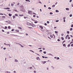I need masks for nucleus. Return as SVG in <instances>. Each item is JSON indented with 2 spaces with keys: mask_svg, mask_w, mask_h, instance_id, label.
I'll return each instance as SVG.
<instances>
[{
  "mask_svg": "<svg viewBox=\"0 0 73 73\" xmlns=\"http://www.w3.org/2000/svg\"><path fill=\"white\" fill-rule=\"evenodd\" d=\"M57 41H60V40L59 39H58L57 40Z\"/></svg>",
  "mask_w": 73,
  "mask_h": 73,
  "instance_id": "43",
  "label": "nucleus"
},
{
  "mask_svg": "<svg viewBox=\"0 0 73 73\" xmlns=\"http://www.w3.org/2000/svg\"><path fill=\"white\" fill-rule=\"evenodd\" d=\"M8 28H9V29H10V28H11V27H10V26H9L8 27Z\"/></svg>",
  "mask_w": 73,
  "mask_h": 73,
  "instance_id": "37",
  "label": "nucleus"
},
{
  "mask_svg": "<svg viewBox=\"0 0 73 73\" xmlns=\"http://www.w3.org/2000/svg\"><path fill=\"white\" fill-rule=\"evenodd\" d=\"M42 63H43V64H44V61H42Z\"/></svg>",
  "mask_w": 73,
  "mask_h": 73,
  "instance_id": "49",
  "label": "nucleus"
},
{
  "mask_svg": "<svg viewBox=\"0 0 73 73\" xmlns=\"http://www.w3.org/2000/svg\"><path fill=\"white\" fill-rule=\"evenodd\" d=\"M55 7V5H54L52 6V7Z\"/></svg>",
  "mask_w": 73,
  "mask_h": 73,
  "instance_id": "28",
  "label": "nucleus"
},
{
  "mask_svg": "<svg viewBox=\"0 0 73 73\" xmlns=\"http://www.w3.org/2000/svg\"><path fill=\"white\" fill-rule=\"evenodd\" d=\"M63 20H64H64H65V17H64L63 18Z\"/></svg>",
  "mask_w": 73,
  "mask_h": 73,
  "instance_id": "55",
  "label": "nucleus"
},
{
  "mask_svg": "<svg viewBox=\"0 0 73 73\" xmlns=\"http://www.w3.org/2000/svg\"><path fill=\"white\" fill-rule=\"evenodd\" d=\"M39 28H40L42 29H43V27L41 26H40L39 27Z\"/></svg>",
  "mask_w": 73,
  "mask_h": 73,
  "instance_id": "8",
  "label": "nucleus"
},
{
  "mask_svg": "<svg viewBox=\"0 0 73 73\" xmlns=\"http://www.w3.org/2000/svg\"><path fill=\"white\" fill-rule=\"evenodd\" d=\"M33 17H36V15H33Z\"/></svg>",
  "mask_w": 73,
  "mask_h": 73,
  "instance_id": "45",
  "label": "nucleus"
},
{
  "mask_svg": "<svg viewBox=\"0 0 73 73\" xmlns=\"http://www.w3.org/2000/svg\"><path fill=\"white\" fill-rule=\"evenodd\" d=\"M25 35H26V36H28V34H27V33H26L25 34Z\"/></svg>",
  "mask_w": 73,
  "mask_h": 73,
  "instance_id": "38",
  "label": "nucleus"
},
{
  "mask_svg": "<svg viewBox=\"0 0 73 73\" xmlns=\"http://www.w3.org/2000/svg\"><path fill=\"white\" fill-rule=\"evenodd\" d=\"M7 23H8L9 24H11V23L12 22H11V21H7Z\"/></svg>",
  "mask_w": 73,
  "mask_h": 73,
  "instance_id": "7",
  "label": "nucleus"
},
{
  "mask_svg": "<svg viewBox=\"0 0 73 73\" xmlns=\"http://www.w3.org/2000/svg\"><path fill=\"white\" fill-rule=\"evenodd\" d=\"M51 34V33H50V32H48V33H47V34L48 35H50Z\"/></svg>",
  "mask_w": 73,
  "mask_h": 73,
  "instance_id": "9",
  "label": "nucleus"
},
{
  "mask_svg": "<svg viewBox=\"0 0 73 73\" xmlns=\"http://www.w3.org/2000/svg\"><path fill=\"white\" fill-rule=\"evenodd\" d=\"M15 16H18V15L17 14H16L15 15Z\"/></svg>",
  "mask_w": 73,
  "mask_h": 73,
  "instance_id": "30",
  "label": "nucleus"
},
{
  "mask_svg": "<svg viewBox=\"0 0 73 73\" xmlns=\"http://www.w3.org/2000/svg\"><path fill=\"white\" fill-rule=\"evenodd\" d=\"M29 51H30V52H33V53H34V51H32V50H29Z\"/></svg>",
  "mask_w": 73,
  "mask_h": 73,
  "instance_id": "20",
  "label": "nucleus"
},
{
  "mask_svg": "<svg viewBox=\"0 0 73 73\" xmlns=\"http://www.w3.org/2000/svg\"><path fill=\"white\" fill-rule=\"evenodd\" d=\"M42 57L43 58H45V56H42Z\"/></svg>",
  "mask_w": 73,
  "mask_h": 73,
  "instance_id": "62",
  "label": "nucleus"
},
{
  "mask_svg": "<svg viewBox=\"0 0 73 73\" xmlns=\"http://www.w3.org/2000/svg\"><path fill=\"white\" fill-rule=\"evenodd\" d=\"M44 64H45V63H46V61H44Z\"/></svg>",
  "mask_w": 73,
  "mask_h": 73,
  "instance_id": "56",
  "label": "nucleus"
},
{
  "mask_svg": "<svg viewBox=\"0 0 73 73\" xmlns=\"http://www.w3.org/2000/svg\"><path fill=\"white\" fill-rule=\"evenodd\" d=\"M36 58L37 59V60H41L40 58H39V57H37V58Z\"/></svg>",
  "mask_w": 73,
  "mask_h": 73,
  "instance_id": "6",
  "label": "nucleus"
},
{
  "mask_svg": "<svg viewBox=\"0 0 73 73\" xmlns=\"http://www.w3.org/2000/svg\"><path fill=\"white\" fill-rule=\"evenodd\" d=\"M55 11H56V12H59L58 10H56Z\"/></svg>",
  "mask_w": 73,
  "mask_h": 73,
  "instance_id": "16",
  "label": "nucleus"
},
{
  "mask_svg": "<svg viewBox=\"0 0 73 73\" xmlns=\"http://www.w3.org/2000/svg\"><path fill=\"white\" fill-rule=\"evenodd\" d=\"M45 48H43V50H45Z\"/></svg>",
  "mask_w": 73,
  "mask_h": 73,
  "instance_id": "52",
  "label": "nucleus"
},
{
  "mask_svg": "<svg viewBox=\"0 0 73 73\" xmlns=\"http://www.w3.org/2000/svg\"><path fill=\"white\" fill-rule=\"evenodd\" d=\"M18 28H19V29H21V30H22V28L20 27H18Z\"/></svg>",
  "mask_w": 73,
  "mask_h": 73,
  "instance_id": "12",
  "label": "nucleus"
},
{
  "mask_svg": "<svg viewBox=\"0 0 73 73\" xmlns=\"http://www.w3.org/2000/svg\"><path fill=\"white\" fill-rule=\"evenodd\" d=\"M61 39L62 40H64V37H61Z\"/></svg>",
  "mask_w": 73,
  "mask_h": 73,
  "instance_id": "14",
  "label": "nucleus"
},
{
  "mask_svg": "<svg viewBox=\"0 0 73 73\" xmlns=\"http://www.w3.org/2000/svg\"><path fill=\"white\" fill-rule=\"evenodd\" d=\"M26 1H29V2H30L31 1L29 0H25Z\"/></svg>",
  "mask_w": 73,
  "mask_h": 73,
  "instance_id": "15",
  "label": "nucleus"
},
{
  "mask_svg": "<svg viewBox=\"0 0 73 73\" xmlns=\"http://www.w3.org/2000/svg\"><path fill=\"white\" fill-rule=\"evenodd\" d=\"M19 4H20V3H18V4L16 5V6L18 5H19Z\"/></svg>",
  "mask_w": 73,
  "mask_h": 73,
  "instance_id": "29",
  "label": "nucleus"
},
{
  "mask_svg": "<svg viewBox=\"0 0 73 73\" xmlns=\"http://www.w3.org/2000/svg\"><path fill=\"white\" fill-rule=\"evenodd\" d=\"M70 46V44H68V47H69V46Z\"/></svg>",
  "mask_w": 73,
  "mask_h": 73,
  "instance_id": "27",
  "label": "nucleus"
},
{
  "mask_svg": "<svg viewBox=\"0 0 73 73\" xmlns=\"http://www.w3.org/2000/svg\"><path fill=\"white\" fill-rule=\"evenodd\" d=\"M28 13L30 14H31V15H32V13H33V12H32V11H28Z\"/></svg>",
  "mask_w": 73,
  "mask_h": 73,
  "instance_id": "2",
  "label": "nucleus"
},
{
  "mask_svg": "<svg viewBox=\"0 0 73 73\" xmlns=\"http://www.w3.org/2000/svg\"><path fill=\"white\" fill-rule=\"evenodd\" d=\"M19 61L17 60V59H15V62H18Z\"/></svg>",
  "mask_w": 73,
  "mask_h": 73,
  "instance_id": "24",
  "label": "nucleus"
},
{
  "mask_svg": "<svg viewBox=\"0 0 73 73\" xmlns=\"http://www.w3.org/2000/svg\"><path fill=\"white\" fill-rule=\"evenodd\" d=\"M44 25H46V26L47 25V24H46V23H44Z\"/></svg>",
  "mask_w": 73,
  "mask_h": 73,
  "instance_id": "46",
  "label": "nucleus"
},
{
  "mask_svg": "<svg viewBox=\"0 0 73 73\" xmlns=\"http://www.w3.org/2000/svg\"><path fill=\"white\" fill-rule=\"evenodd\" d=\"M46 51L43 52V53H44V54H46Z\"/></svg>",
  "mask_w": 73,
  "mask_h": 73,
  "instance_id": "21",
  "label": "nucleus"
},
{
  "mask_svg": "<svg viewBox=\"0 0 73 73\" xmlns=\"http://www.w3.org/2000/svg\"><path fill=\"white\" fill-rule=\"evenodd\" d=\"M48 9H51V8H50V7H49L48 8Z\"/></svg>",
  "mask_w": 73,
  "mask_h": 73,
  "instance_id": "41",
  "label": "nucleus"
},
{
  "mask_svg": "<svg viewBox=\"0 0 73 73\" xmlns=\"http://www.w3.org/2000/svg\"><path fill=\"white\" fill-rule=\"evenodd\" d=\"M9 16L11 17V16H12V14H9Z\"/></svg>",
  "mask_w": 73,
  "mask_h": 73,
  "instance_id": "17",
  "label": "nucleus"
},
{
  "mask_svg": "<svg viewBox=\"0 0 73 73\" xmlns=\"http://www.w3.org/2000/svg\"><path fill=\"white\" fill-rule=\"evenodd\" d=\"M16 31L17 32H19V31L17 30H16Z\"/></svg>",
  "mask_w": 73,
  "mask_h": 73,
  "instance_id": "39",
  "label": "nucleus"
},
{
  "mask_svg": "<svg viewBox=\"0 0 73 73\" xmlns=\"http://www.w3.org/2000/svg\"><path fill=\"white\" fill-rule=\"evenodd\" d=\"M68 39H70V37H68Z\"/></svg>",
  "mask_w": 73,
  "mask_h": 73,
  "instance_id": "60",
  "label": "nucleus"
},
{
  "mask_svg": "<svg viewBox=\"0 0 73 73\" xmlns=\"http://www.w3.org/2000/svg\"><path fill=\"white\" fill-rule=\"evenodd\" d=\"M21 10L22 12H23L24 11L23 10H24V6H23V5H22L21 6Z\"/></svg>",
  "mask_w": 73,
  "mask_h": 73,
  "instance_id": "1",
  "label": "nucleus"
},
{
  "mask_svg": "<svg viewBox=\"0 0 73 73\" xmlns=\"http://www.w3.org/2000/svg\"><path fill=\"white\" fill-rule=\"evenodd\" d=\"M18 44L20 46H21L22 48H24V46H23L22 45H21L20 44Z\"/></svg>",
  "mask_w": 73,
  "mask_h": 73,
  "instance_id": "5",
  "label": "nucleus"
},
{
  "mask_svg": "<svg viewBox=\"0 0 73 73\" xmlns=\"http://www.w3.org/2000/svg\"><path fill=\"white\" fill-rule=\"evenodd\" d=\"M68 67H69V68L70 69H72V67L70 66H68Z\"/></svg>",
  "mask_w": 73,
  "mask_h": 73,
  "instance_id": "11",
  "label": "nucleus"
},
{
  "mask_svg": "<svg viewBox=\"0 0 73 73\" xmlns=\"http://www.w3.org/2000/svg\"><path fill=\"white\" fill-rule=\"evenodd\" d=\"M71 46H73V44H71Z\"/></svg>",
  "mask_w": 73,
  "mask_h": 73,
  "instance_id": "47",
  "label": "nucleus"
},
{
  "mask_svg": "<svg viewBox=\"0 0 73 73\" xmlns=\"http://www.w3.org/2000/svg\"><path fill=\"white\" fill-rule=\"evenodd\" d=\"M72 14H71L70 15V17H72Z\"/></svg>",
  "mask_w": 73,
  "mask_h": 73,
  "instance_id": "35",
  "label": "nucleus"
},
{
  "mask_svg": "<svg viewBox=\"0 0 73 73\" xmlns=\"http://www.w3.org/2000/svg\"><path fill=\"white\" fill-rule=\"evenodd\" d=\"M72 0H70V2H72Z\"/></svg>",
  "mask_w": 73,
  "mask_h": 73,
  "instance_id": "61",
  "label": "nucleus"
},
{
  "mask_svg": "<svg viewBox=\"0 0 73 73\" xmlns=\"http://www.w3.org/2000/svg\"><path fill=\"white\" fill-rule=\"evenodd\" d=\"M4 50H5L6 49V48L5 47L3 48Z\"/></svg>",
  "mask_w": 73,
  "mask_h": 73,
  "instance_id": "48",
  "label": "nucleus"
},
{
  "mask_svg": "<svg viewBox=\"0 0 73 73\" xmlns=\"http://www.w3.org/2000/svg\"><path fill=\"white\" fill-rule=\"evenodd\" d=\"M13 5H14V4H11V6H12V7H13Z\"/></svg>",
  "mask_w": 73,
  "mask_h": 73,
  "instance_id": "25",
  "label": "nucleus"
},
{
  "mask_svg": "<svg viewBox=\"0 0 73 73\" xmlns=\"http://www.w3.org/2000/svg\"><path fill=\"white\" fill-rule=\"evenodd\" d=\"M14 11H15V12H17V11L16 9H14L13 10Z\"/></svg>",
  "mask_w": 73,
  "mask_h": 73,
  "instance_id": "18",
  "label": "nucleus"
},
{
  "mask_svg": "<svg viewBox=\"0 0 73 73\" xmlns=\"http://www.w3.org/2000/svg\"><path fill=\"white\" fill-rule=\"evenodd\" d=\"M57 60H59V59H60V58H59V57H58L57 58Z\"/></svg>",
  "mask_w": 73,
  "mask_h": 73,
  "instance_id": "44",
  "label": "nucleus"
},
{
  "mask_svg": "<svg viewBox=\"0 0 73 73\" xmlns=\"http://www.w3.org/2000/svg\"><path fill=\"white\" fill-rule=\"evenodd\" d=\"M73 43V42H70V44H72V43Z\"/></svg>",
  "mask_w": 73,
  "mask_h": 73,
  "instance_id": "51",
  "label": "nucleus"
},
{
  "mask_svg": "<svg viewBox=\"0 0 73 73\" xmlns=\"http://www.w3.org/2000/svg\"><path fill=\"white\" fill-rule=\"evenodd\" d=\"M5 29H7V27L5 26Z\"/></svg>",
  "mask_w": 73,
  "mask_h": 73,
  "instance_id": "54",
  "label": "nucleus"
},
{
  "mask_svg": "<svg viewBox=\"0 0 73 73\" xmlns=\"http://www.w3.org/2000/svg\"><path fill=\"white\" fill-rule=\"evenodd\" d=\"M66 11H69V9L68 8H66Z\"/></svg>",
  "mask_w": 73,
  "mask_h": 73,
  "instance_id": "10",
  "label": "nucleus"
},
{
  "mask_svg": "<svg viewBox=\"0 0 73 73\" xmlns=\"http://www.w3.org/2000/svg\"><path fill=\"white\" fill-rule=\"evenodd\" d=\"M63 46H65V47H66V45H65V44H63Z\"/></svg>",
  "mask_w": 73,
  "mask_h": 73,
  "instance_id": "22",
  "label": "nucleus"
},
{
  "mask_svg": "<svg viewBox=\"0 0 73 73\" xmlns=\"http://www.w3.org/2000/svg\"><path fill=\"white\" fill-rule=\"evenodd\" d=\"M30 69H33V68H32V67H30Z\"/></svg>",
  "mask_w": 73,
  "mask_h": 73,
  "instance_id": "40",
  "label": "nucleus"
},
{
  "mask_svg": "<svg viewBox=\"0 0 73 73\" xmlns=\"http://www.w3.org/2000/svg\"><path fill=\"white\" fill-rule=\"evenodd\" d=\"M47 24H49V21H47Z\"/></svg>",
  "mask_w": 73,
  "mask_h": 73,
  "instance_id": "34",
  "label": "nucleus"
},
{
  "mask_svg": "<svg viewBox=\"0 0 73 73\" xmlns=\"http://www.w3.org/2000/svg\"><path fill=\"white\" fill-rule=\"evenodd\" d=\"M13 19H14L15 18H16V17L15 16H13Z\"/></svg>",
  "mask_w": 73,
  "mask_h": 73,
  "instance_id": "19",
  "label": "nucleus"
},
{
  "mask_svg": "<svg viewBox=\"0 0 73 73\" xmlns=\"http://www.w3.org/2000/svg\"><path fill=\"white\" fill-rule=\"evenodd\" d=\"M50 36L51 38H53V35H50Z\"/></svg>",
  "mask_w": 73,
  "mask_h": 73,
  "instance_id": "26",
  "label": "nucleus"
},
{
  "mask_svg": "<svg viewBox=\"0 0 73 73\" xmlns=\"http://www.w3.org/2000/svg\"><path fill=\"white\" fill-rule=\"evenodd\" d=\"M34 73H36V71H34Z\"/></svg>",
  "mask_w": 73,
  "mask_h": 73,
  "instance_id": "58",
  "label": "nucleus"
},
{
  "mask_svg": "<svg viewBox=\"0 0 73 73\" xmlns=\"http://www.w3.org/2000/svg\"><path fill=\"white\" fill-rule=\"evenodd\" d=\"M59 20H56V22H58Z\"/></svg>",
  "mask_w": 73,
  "mask_h": 73,
  "instance_id": "50",
  "label": "nucleus"
},
{
  "mask_svg": "<svg viewBox=\"0 0 73 73\" xmlns=\"http://www.w3.org/2000/svg\"><path fill=\"white\" fill-rule=\"evenodd\" d=\"M31 26H32L33 27H36V25L34 24H31Z\"/></svg>",
  "mask_w": 73,
  "mask_h": 73,
  "instance_id": "4",
  "label": "nucleus"
},
{
  "mask_svg": "<svg viewBox=\"0 0 73 73\" xmlns=\"http://www.w3.org/2000/svg\"><path fill=\"white\" fill-rule=\"evenodd\" d=\"M71 27H73V25H72L71 26Z\"/></svg>",
  "mask_w": 73,
  "mask_h": 73,
  "instance_id": "63",
  "label": "nucleus"
},
{
  "mask_svg": "<svg viewBox=\"0 0 73 73\" xmlns=\"http://www.w3.org/2000/svg\"><path fill=\"white\" fill-rule=\"evenodd\" d=\"M6 73H9V72H8V71H6L5 72Z\"/></svg>",
  "mask_w": 73,
  "mask_h": 73,
  "instance_id": "53",
  "label": "nucleus"
},
{
  "mask_svg": "<svg viewBox=\"0 0 73 73\" xmlns=\"http://www.w3.org/2000/svg\"><path fill=\"white\" fill-rule=\"evenodd\" d=\"M55 33H58V31H55Z\"/></svg>",
  "mask_w": 73,
  "mask_h": 73,
  "instance_id": "32",
  "label": "nucleus"
},
{
  "mask_svg": "<svg viewBox=\"0 0 73 73\" xmlns=\"http://www.w3.org/2000/svg\"><path fill=\"white\" fill-rule=\"evenodd\" d=\"M67 32L68 34H69V31H67Z\"/></svg>",
  "mask_w": 73,
  "mask_h": 73,
  "instance_id": "33",
  "label": "nucleus"
},
{
  "mask_svg": "<svg viewBox=\"0 0 73 73\" xmlns=\"http://www.w3.org/2000/svg\"><path fill=\"white\" fill-rule=\"evenodd\" d=\"M63 21L64 22H65V19H64V20Z\"/></svg>",
  "mask_w": 73,
  "mask_h": 73,
  "instance_id": "59",
  "label": "nucleus"
},
{
  "mask_svg": "<svg viewBox=\"0 0 73 73\" xmlns=\"http://www.w3.org/2000/svg\"><path fill=\"white\" fill-rule=\"evenodd\" d=\"M5 9H10V8H7Z\"/></svg>",
  "mask_w": 73,
  "mask_h": 73,
  "instance_id": "13",
  "label": "nucleus"
},
{
  "mask_svg": "<svg viewBox=\"0 0 73 73\" xmlns=\"http://www.w3.org/2000/svg\"><path fill=\"white\" fill-rule=\"evenodd\" d=\"M50 15H53V13H52V12H50Z\"/></svg>",
  "mask_w": 73,
  "mask_h": 73,
  "instance_id": "23",
  "label": "nucleus"
},
{
  "mask_svg": "<svg viewBox=\"0 0 73 73\" xmlns=\"http://www.w3.org/2000/svg\"><path fill=\"white\" fill-rule=\"evenodd\" d=\"M66 39H67V36H66Z\"/></svg>",
  "mask_w": 73,
  "mask_h": 73,
  "instance_id": "64",
  "label": "nucleus"
},
{
  "mask_svg": "<svg viewBox=\"0 0 73 73\" xmlns=\"http://www.w3.org/2000/svg\"><path fill=\"white\" fill-rule=\"evenodd\" d=\"M38 23V22L37 21H35V23Z\"/></svg>",
  "mask_w": 73,
  "mask_h": 73,
  "instance_id": "36",
  "label": "nucleus"
},
{
  "mask_svg": "<svg viewBox=\"0 0 73 73\" xmlns=\"http://www.w3.org/2000/svg\"><path fill=\"white\" fill-rule=\"evenodd\" d=\"M70 31H72V30H73V28H71L70 29Z\"/></svg>",
  "mask_w": 73,
  "mask_h": 73,
  "instance_id": "31",
  "label": "nucleus"
},
{
  "mask_svg": "<svg viewBox=\"0 0 73 73\" xmlns=\"http://www.w3.org/2000/svg\"><path fill=\"white\" fill-rule=\"evenodd\" d=\"M31 23H27V25H30V26H31Z\"/></svg>",
  "mask_w": 73,
  "mask_h": 73,
  "instance_id": "3",
  "label": "nucleus"
},
{
  "mask_svg": "<svg viewBox=\"0 0 73 73\" xmlns=\"http://www.w3.org/2000/svg\"><path fill=\"white\" fill-rule=\"evenodd\" d=\"M11 31H14V29H12L11 30Z\"/></svg>",
  "mask_w": 73,
  "mask_h": 73,
  "instance_id": "57",
  "label": "nucleus"
},
{
  "mask_svg": "<svg viewBox=\"0 0 73 73\" xmlns=\"http://www.w3.org/2000/svg\"><path fill=\"white\" fill-rule=\"evenodd\" d=\"M0 15H3L4 14H3V13H0Z\"/></svg>",
  "mask_w": 73,
  "mask_h": 73,
  "instance_id": "42",
  "label": "nucleus"
}]
</instances>
